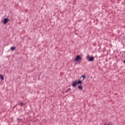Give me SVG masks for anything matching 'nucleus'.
<instances>
[{"label": "nucleus", "mask_w": 125, "mask_h": 125, "mask_svg": "<svg viewBox=\"0 0 125 125\" xmlns=\"http://www.w3.org/2000/svg\"><path fill=\"white\" fill-rule=\"evenodd\" d=\"M82 78H83V79H85V78H86V76H85V75H83L82 76Z\"/></svg>", "instance_id": "1a4fd4ad"}, {"label": "nucleus", "mask_w": 125, "mask_h": 125, "mask_svg": "<svg viewBox=\"0 0 125 125\" xmlns=\"http://www.w3.org/2000/svg\"><path fill=\"white\" fill-rule=\"evenodd\" d=\"M87 60H88V61H91L92 62L94 60V57H91L90 58V57H89V56H87L86 57Z\"/></svg>", "instance_id": "7ed1b4c3"}, {"label": "nucleus", "mask_w": 125, "mask_h": 125, "mask_svg": "<svg viewBox=\"0 0 125 125\" xmlns=\"http://www.w3.org/2000/svg\"><path fill=\"white\" fill-rule=\"evenodd\" d=\"M19 105H21V106H23L24 105V103H20Z\"/></svg>", "instance_id": "0eeeda50"}, {"label": "nucleus", "mask_w": 125, "mask_h": 125, "mask_svg": "<svg viewBox=\"0 0 125 125\" xmlns=\"http://www.w3.org/2000/svg\"><path fill=\"white\" fill-rule=\"evenodd\" d=\"M78 88H79V89H81V90H83V86H82V85H79V86H78Z\"/></svg>", "instance_id": "423d86ee"}, {"label": "nucleus", "mask_w": 125, "mask_h": 125, "mask_svg": "<svg viewBox=\"0 0 125 125\" xmlns=\"http://www.w3.org/2000/svg\"><path fill=\"white\" fill-rule=\"evenodd\" d=\"M8 21H9V20L8 19V18H4L3 21V23L7 24Z\"/></svg>", "instance_id": "20e7f679"}, {"label": "nucleus", "mask_w": 125, "mask_h": 125, "mask_svg": "<svg viewBox=\"0 0 125 125\" xmlns=\"http://www.w3.org/2000/svg\"><path fill=\"white\" fill-rule=\"evenodd\" d=\"M15 49H16V47L15 46H12L11 47V50H15Z\"/></svg>", "instance_id": "39448f33"}, {"label": "nucleus", "mask_w": 125, "mask_h": 125, "mask_svg": "<svg viewBox=\"0 0 125 125\" xmlns=\"http://www.w3.org/2000/svg\"><path fill=\"white\" fill-rule=\"evenodd\" d=\"M1 81H3V79H1Z\"/></svg>", "instance_id": "9d476101"}, {"label": "nucleus", "mask_w": 125, "mask_h": 125, "mask_svg": "<svg viewBox=\"0 0 125 125\" xmlns=\"http://www.w3.org/2000/svg\"><path fill=\"white\" fill-rule=\"evenodd\" d=\"M0 79H3V75H0Z\"/></svg>", "instance_id": "6e6552de"}, {"label": "nucleus", "mask_w": 125, "mask_h": 125, "mask_svg": "<svg viewBox=\"0 0 125 125\" xmlns=\"http://www.w3.org/2000/svg\"><path fill=\"white\" fill-rule=\"evenodd\" d=\"M124 63H125V60L124 61Z\"/></svg>", "instance_id": "9b49d317"}, {"label": "nucleus", "mask_w": 125, "mask_h": 125, "mask_svg": "<svg viewBox=\"0 0 125 125\" xmlns=\"http://www.w3.org/2000/svg\"><path fill=\"white\" fill-rule=\"evenodd\" d=\"M82 83H83L82 81L78 80L73 82L72 84V86H73V87H76V86L78 85V84H82Z\"/></svg>", "instance_id": "f257e3e1"}, {"label": "nucleus", "mask_w": 125, "mask_h": 125, "mask_svg": "<svg viewBox=\"0 0 125 125\" xmlns=\"http://www.w3.org/2000/svg\"><path fill=\"white\" fill-rule=\"evenodd\" d=\"M75 60L76 61V62H79V61H82V57H81L80 55H77Z\"/></svg>", "instance_id": "f03ea898"}]
</instances>
